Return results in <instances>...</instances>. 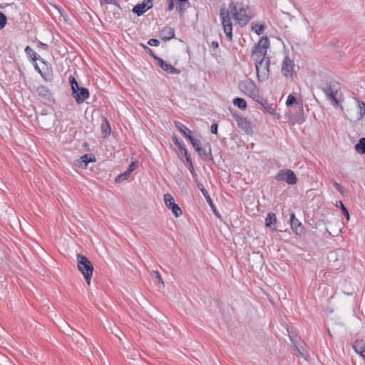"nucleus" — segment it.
Wrapping results in <instances>:
<instances>
[{
  "label": "nucleus",
  "mask_w": 365,
  "mask_h": 365,
  "mask_svg": "<svg viewBox=\"0 0 365 365\" xmlns=\"http://www.w3.org/2000/svg\"><path fill=\"white\" fill-rule=\"evenodd\" d=\"M269 46V41L267 36L262 37L255 46L252 51V58L255 63L267 61L266 55L267 48Z\"/></svg>",
  "instance_id": "nucleus-2"
},
{
  "label": "nucleus",
  "mask_w": 365,
  "mask_h": 365,
  "mask_svg": "<svg viewBox=\"0 0 365 365\" xmlns=\"http://www.w3.org/2000/svg\"><path fill=\"white\" fill-rule=\"evenodd\" d=\"M173 141L175 145H177L180 150L184 149L185 145L183 143H181L179 139L176 136L173 137Z\"/></svg>",
  "instance_id": "nucleus-41"
},
{
  "label": "nucleus",
  "mask_w": 365,
  "mask_h": 365,
  "mask_svg": "<svg viewBox=\"0 0 365 365\" xmlns=\"http://www.w3.org/2000/svg\"><path fill=\"white\" fill-rule=\"evenodd\" d=\"M7 18L6 15L0 12V29H2L6 24Z\"/></svg>",
  "instance_id": "nucleus-39"
},
{
  "label": "nucleus",
  "mask_w": 365,
  "mask_h": 365,
  "mask_svg": "<svg viewBox=\"0 0 365 365\" xmlns=\"http://www.w3.org/2000/svg\"><path fill=\"white\" fill-rule=\"evenodd\" d=\"M269 64L270 60L268 57L266 61L255 63L257 78L259 82H264L268 79L269 76Z\"/></svg>",
  "instance_id": "nucleus-6"
},
{
  "label": "nucleus",
  "mask_w": 365,
  "mask_h": 365,
  "mask_svg": "<svg viewBox=\"0 0 365 365\" xmlns=\"http://www.w3.org/2000/svg\"><path fill=\"white\" fill-rule=\"evenodd\" d=\"M217 128H218V125L217 123H214L211 125L210 127V131L213 134H217Z\"/></svg>",
  "instance_id": "nucleus-52"
},
{
  "label": "nucleus",
  "mask_w": 365,
  "mask_h": 365,
  "mask_svg": "<svg viewBox=\"0 0 365 365\" xmlns=\"http://www.w3.org/2000/svg\"><path fill=\"white\" fill-rule=\"evenodd\" d=\"M138 168V161L132 162L130 164L129 168H128V173H131L135 170H136Z\"/></svg>",
  "instance_id": "nucleus-42"
},
{
  "label": "nucleus",
  "mask_w": 365,
  "mask_h": 365,
  "mask_svg": "<svg viewBox=\"0 0 365 365\" xmlns=\"http://www.w3.org/2000/svg\"><path fill=\"white\" fill-rule=\"evenodd\" d=\"M84 145H85V147H87L88 143H84Z\"/></svg>",
  "instance_id": "nucleus-59"
},
{
  "label": "nucleus",
  "mask_w": 365,
  "mask_h": 365,
  "mask_svg": "<svg viewBox=\"0 0 365 365\" xmlns=\"http://www.w3.org/2000/svg\"><path fill=\"white\" fill-rule=\"evenodd\" d=\"M41 76L46 81L50 82L52 81V76L49 73L46 74V73H42Z\"/></svg>",
  "instance_id": "nucleus-51"
},
{
  "label": "nucleus",
  "mask_w": 365,
  "mask_h": 365,
  "mask_svg": "<svg viewBox=\"0 0 365 365\" xmlns=\"http://www.w3.org/2000/svg\"><path fill=\"white\" fill-rule=\"evenodd\" d=\"M237 4L234 1H231L229 4V10H227L229 11V14H232V16L235 17V14H237L238 11Z\"/></svg>",
  "instance_id": "nucleus-33"
},
{
  "label": "nucleus",
  "mask_w": 365,
  "mask_h": 365,
  "mask_svg": "<svg viewBox=\"0 0 365 365\" xmlns=\"http://www.w3.org/2000/svg\"><path fill=\"white\" fill-rule=\"evenodd\" d=\"M206 201L208 203V205H210V207L212 208L213 212L215 213V215L218 217H220V213L217 212L211 197H207L206 199Z\"/></svg>",
  "instance_id": "nucleus-36"
},
{
  "label": "nucleus",
  "mask_w": 365,
  "mask_h": 365,
  "mask_svg": "<svg viewBox=\"0 0 365 365\" xmlns=\"http://www.w3.org/2000/svg\"><path fill=\"white\" fill-rule=\"evenodd\" d=\"M81 160L86 168L88 163L95 162V157L92 154H85L81 157Z\"/></svg>",
  "instance_id": "nucleus-31"
},
{
  "label": "nucleus",
  "mask_w": 365,
  "mask_h": 365,
  "mask_svg": "<svg viewBox=\"0 0 365 365\" xmlns=\"http://www.w3.org/2000/svg\"><path fill=\"white\" fill-rule=\"evenodd\" d=\"M188 166H187V169L190 170V172L191 173L193 177H195L197 175L195 172V169H194V166H193V164H192V162L190 161V162H188Z\"/></svg>",
  "instance_id": "nucleus-47"
},
{
  "label": "nucleus",
  "mask_w": 365,
  "mask_h": 365,
  "mask_svg": "<svg viewBox=\"0 0 365 365\" xmlns=\"http://www.w3.org/2000/svg\"><path fill=\"white\" fill-rule=\"evenodd\" d=\"M355 150L361 154H365V138L359 139V142L355 145Z\"/></svg>",
  "instance_id": "nucleus-29"
},
{
  "label": "nucleus",
  "mask_w": 365,
  "mask_h": 365,
  "mask_svg": "<svg viewBox=\"0 0 365 365\" xmlns=\"http://www.w3.org/2000/svg\"><path fill=\"white\" fill-rule=\"evenodd\" d=\"M292 341V343L296 349V351H297V355L304 358L306 360H308V355L304 353V349L301 343H299L298 341Z\"/></svg>",
  "instance_id": "nucleus-25"
},
{
  "label": "nucleus",
  "mask_w": 365,
  "mask_h": 365,
  "mask_svg": "<svg viewBox=\"0 0 365 365\" xmlns=\"http://www.w3.org/2000/svg\"><path fill=\"white\" fill-rule=\"evenodd\" d=\"M168 11H170L174 9V2L173 0H168Z\"/></svg>",
  "instance_id": "nucleus-55"
},
{
  "label": "nucleus",
  "mask_w": 365,
  "mask_h": 365,
  "mask_svg": "<svg viewBox=\"0 0 365 365\" xmlns=\"http://www.w3.org/2000/svg\"><path fill=\"white\" fill-rule=\"evenodd\" d=\"M237 125L246 133H250L252 131V126L250 122L248 120L247 118L242 117L237 122Z\"/></svg>",
  "instance_id": "nucleus-22"
},
{
  "label": "nucleus",
  "mask_w": 365,
  "mask_h": 365,
  "mask_svg": "<svg viewBox=\"0 0 365 365\" xmlns=\"http://www.w3.org/2000/svg\"><path fill=\"white\" fill-rule=\"evenodd\" d=\"M153 274L155 276V277L158 279V282L162 284L163 287L165 286L163 278L160 276V274L158 271H153Z\"/></svg>",
  "instance_id": "nucleus-43"
},
{
  "label": "nucleus",
  "mask_w": 365,
  "mask_h": 365,
  "mask_svg": "<svg viewBox=\"0 0 365 365\" xmlns=\"http://www.w3.org/2000/svg\"><path fill=\"white\" fill-rule=\"evenodd\" d=\"M276 222H277V217L276 215L273 212H269L267 214L265 218V226L272 231H276Z\"/></svg>",
  "instance_id": "nucleus-17"
},
{
  "label": "nucleus",
  "mask_w": 365,
  "mask_h": 365,
  "mask_svg": "<svg viewBox=\"0 0 365 365\" xmlns=\"http://www.w3.org/2000/svg\"><path fill=\"white\" fill-rule=\"evenodd\" d=\"M25 52L26 55L31 58V61H36V60H39L47 66L46 61L43 58L38 56L37 53L30 46H27L25 48Z\"/></svg>",
  "instance_id": "nucleus-23"
},
{
  "label": "nucleus",
  "mask_w": 365,
  "mask_h": 365,
  "mask_svg": "<svg viewBox=\"0 0 365 365\" xmlns=\"http://www.w3.org/2000/svg\"><path fill=\"white\" fill-rule=\"evenodd\" d=\"M104 3L108 4H113L117 6H119L118 2L117 0H103Z\"/></svg>",
  "instance_id": "nucleus-54"
},
{
  "label": "nucleus",
  "mask_w": 365,
  "mask_h": 365,
  "mask_svg": "<svg viewBox=\"0 0 365 365\" xmlns=\"http://www.w3.org/2000/svg\"><path fill=\"white\" fill-rule=\"evenodd\" d=\"M37 46L38 48H43V49H44L46 51H47L48 49V46L46 43H42L41 41L38 42Z\"/></svg>",
  "instance_id": "nucleus-53"
},
{
  "label": "nucleus",
  "mask_w": 365,
  "mask_h": 365,
  "mask_svg": "<svg viewBox=\"0 0 365 365\" xmlns=\"http://www.w3.org/2000/svg\"><path fill=\"white\" fill-rule=\"evenodd\" d=\"M132 11L137 16H140L147 11L145 4L143 3L138 4L133 6Z\"/></svg>",
  "instance_id": "nucleus-26"
},
{
  "label": "nucleus",
  "mask_w": 365,
  "mask_h": 365,
  "mask_svg": "<svg viewBox=\"0 0 365 365\" xmlns=\"http://www.w3.org/2000/svg\"><path fill=\"white\" fill-rule=\"evenodd\" d=\"M336 83H328L324 87L322 88L323 92L327 96V98L331 100L335 103L338 104L339 101L337 100L336 95L337 93Z\"/></svg>",
  "instance_id": "nucleus-10"
},
{
  "label": "nucleus",
  "mask_w": 365,
  "mask_h": 365,
  "mask_svg": "<svg viewBox=\"0 0 365 365\" xmlns=\"http://www.w3.org/2000/svg\"><path fill=\"white\" fill-rule=\"evenodd\" d=\"M181 150H182L184 153V155L185 157L186 161L187 163L192 161L190 155L188 153L187 150L185 148V147L184 148V149H182Z\"/></svg>",
  "instance_id": "nucleus-49"
},
{
  "label": "nucleus",
  "mask_w": 365,
  "mask_h": 365,
  "mask_svg": "<svg viewBox=\"0 0 365 365\" xmlns=\"http://www.w3.org/2000/svg\"><path fill=\"white\" fill-rule=\"evenodd\" d=\"M220 16L223 26V30L226 34L227 38L232 41V24L230 16H229V11H227L225 6L220 9Z\"/></svg>",
  "instance_id": "nucleus-5"
},
{
  "label": "nucleus",
  "mask_w": 365,
  "mask_h": 365,
  "mask_svg": "<svg viewBox=\"0 0 365 365\" xmlns=\"http://www.w3.org/2000/svg\"><path fill=\"white\" fill-rule=\"evenodd\" d=\"M207 147H208V149H207L205 147H200V151H196V152L198 153V155L200 156V158L202 160H212L213 157H212V154L211 147L209 144L207 145Z\"/></svg>",
  "instance_id": "nucleus-19"
},
{
  "label": "nucleus",
  "mask_w": 365,
  "mask_h": 365,
  "mask_svg": "<svg viewBox=\"0 0 365 365\" xmlns=\"http://www.w3.org/2000/svg\"><path fill=\"white\" fill-rule=\"evenodd\" d=\"M294 61L288 56H286L283 61L282 72L285 77H292L294 72Z\"/></svg>",
  "instance_id": "nucleus-13"
},
{
  "label": "nucleus",
  "mask_w": 365,
  "mask_h": 365,
  "mask_svg": "<svg viewBox=\"0 0 365 365\" xmlns=\"http://www.w3.org/2000/svg\"><path fill=\"white\" fill-rule=\"evenodd\" d=\"M58 9L59 12L61 13V15L64 18V19H65L66 21H67V19H66V16H65L63 15V11H62L60 9Z\"/></svg>",
  "instance_id": "nucleus-58"
},
{
  "label": "nucleus",
  "mask_w": 365,
  "mask_h": 365,
  "mask_svg": "<svg viewBox=\"0 0 365 365\" xmlns=\"http://www.w3.org/2000/svg\"><path fill=\"white\" fill-rule=\"evenodd\" d=\"M277 181H285L289 185H295L297 179L294 173L289 169L280 170L275 175Z\"/></svg>",
  "instance_id": "nucleus-7"
},
{
  "label": "nucleus",
  "mask_w": 365,
  "mask_h": 365,
  "mask_svg": "<svg viewBox=\"0 0 365 365\" xmlns=\"http://www.w3.org/2000/svg\"><path fill=\"white\" fill-rule=\"evenodd\" d=\"M148 44L151 46H158L160 44V41L156 38H151L148 41Z\"/></svg>",
  "instance_id": "nucleus-45"
},
{
  "label": "nucleus",
  "mask_w": 365,
  "mask_h": 365,
  "mask_svg": "<svg viewBox=\"0 0 365 365\" xmlns=\"http://www.w3.org/2000/svg\"><path fill=\"white\" fill-rule=\"evenodd\" d=\"M38 95L42 98L45 105H51L55 102L51 91L43 85H40L36 88Z\"/></svg>",
  "instance_id": "nucleus-8"
},
{
  "label": "nucleus",
  "mask_w": 365,
  "mask_h": 365,
  "mask_svg": "<svg viewBox=\"0 0 365 365\" xmlns=\"http://www.w3.org/2000/svg\"><path fill=\"white\" fill-rule=\"evenodd\" d=\"M153 0H147L144 1L143 4H145V9L148 11V9L153 7Z\"/></svg>",
  "instance_id": "nucleus-50"
},
{
  "label": "nucleus",
  "mask_w": 365,
  "mask_h": 365,
  "mask_svg": "<svg viewBox=\"0 0 365 365\" xmlns=\"http://www.w3.org/2000/svg\"><path fill=\"white\" fill-rule=\"evenodd\" d=\"M130 174H131L130 173H128V170H127L123 173L118 175L115 179V181L118 182H120L121 181H124L130 177Z\"/></svg>",
  "instance_id": "nucleus-35"
},
{
  "label": "nucleus",
  "mask_w": 365,
  "mask_h": 365,
  "mask_svg": "<svg viewBox=\"0 0 365 365\" xmlns=\"http://www.w3.org/2000/svg\"><path fill=\"white\" fill-rule=\"evenodd\" d=\"M354 99L356 101L359 109V112L355 117V120L357 121L361 120L365 115V103L357 98H354Z\"/></svg>",
  "instance_id": "nucleus-20"
},
{
  "label": "nucleus",
  "mask_w": 365,
  "mask_h": 365,
  "mask_svg": "<svg viewBox=\"0 0 365 365\" xmlns=\"http://www.w3.org/2000/svg\"><path fill=\"white\" fill-rule=\"evenodd\" d=\"M340 205V207L341 209L343 215L346 217V220H349V213L346 207L344 205L343 202L341 201L339 202Z\"/></svg>",
  "instance_id": "nucleus-40"
},
{
  "label": "nucleus",
  "mask_w": 365,
  "mask_h": 365,
  "mask_svg": "<svg viewBox=\"0 0 365 365\" xmlns=\"http://www.w3.org/2000/svg\"><path fill=\"white\" fill-rule=\"evenodd\" d=\"M247 6H242L235 14L234 19L242 26L246 25L252 19V16L247 14Z\"/></svg>",
  "instance_id": "nucleus-11"
},
{
  "label": "nucleus",
  "mask_w": 365,
  "mask_h": 365,
  "mask_svg": "<svg viewBox=\"0 0 365 365\" xmlns=\"http://www.w3.org/2000/svg\"><path fill=\"white\" fill-rule=\"evenodd\" d=\"M353 347L355 351L365 360V343L362 341H356Z\"/></svg>",
  "instance_id": "nucleus-24"
},
{
  "label": "nucleus",
  "mask_w": 365,
  "mask_h": 365,
  "mask_svg": "<svg viewBox=\"0 0 365 365\" xmlns=\"http://www.w3.org/2000/svg\"><path fill=\"white\" fill-rule=\"evenodd\" d=\"M294 104H295L294 109L297 111V113L293 114L291 116V119L294 121V123H302L304 121L302 101H299L296 99L295 96L292 94H289L287 97L286 105L290 107Z\"/></svg>",
  "instance_id": "nucleus-4"
},
{
  "label": "nucleus",
  "mask_w": 365,
  "mask_h": 365,
  "mask_svg": "<svg viewBox=\"0 0 365 365\" xmlns=\"http://www.w3.org/2000/svg\"><path fill=\"white\" fill-rule=\"evenodd\" d=\"M34 68L40 75L43 73L36 63L34 64Z\"/></svg>",
  "instance_id": "nucleus-56"
},
{
  "label": "nucleus",
  "mask_w": 365,
  "mask_h": 365,
  "mask_svg": "<svg viewBox=\"0 0 365 365\" xmlns=\"http://www.w3.org/2000/svg\"><path fill=\"white\" fill-rule=\"evenodd\" d=\"M175 125L178 130L187 138L190 139L192 135L191 130L187 128L184 124L179 121H175Z\"/></svg>",
  "instance_id": "nucleus-21"
},
{
  "label": "nucleus",
  "mask_w": 365,
  "mask_h": 365,
  "mask_svg": "<svg viewBox=\"0 0 365 365\" xmlns=\"http://www.w3.org/2000/svg\"><path fill=\"white\" fill-rule=\"evenodd\" d=\"M155 61L158 63V64L160 66V68L170 74H179L180 71L179 69L175 68L171 64L168 63L166 61L160 58V57H155Z\"/></svg>",
  "instance_id": "nucleus-16"
},
{
  "label": "nucleus",
  "mask_w": 365,
  "mask_h": 365,
  "mask_svg": "<svg viewBox=\"0 0 365 365\" xmlns=\"http://www.w3.org/2000/svg\"><path fill=\"white\" fill-rule=\"evenodd\" d=\"M290 224L292 229L297 235L301 236L304 234V227L294 213L290 215Z\"/></svg>",
  "instance_id": "nucleus-15"
},
{
  "label": "nucleus",
  "mask_w": 365,
  "mask_h": 365,
  "mask_svg": "<svg viewBox=\"0 0 365 365\" xmlns=\"http://www.w3.org/2000/svg\"><path fill=\"white\" fill-rule=\"evenodd\" d=\"M211 46H212V48H218L219 44H218V43L217 41H212L211 43Z\"/></svg>",
  "instance_id": "nucleus-57"
},
{
  "label": "nucleus",
  "mask_w": 365,
  "mask_h": 365,
  "mask_svg": "<svg viewBox=\"0 0 365 365\" xmlns=\"http://www.w3.org/2000/svg\"><path fill=\"white\" fill-rule=\"evenodd\" d=\"M189 140L192 143L193 148H195V151H200V148L201 147V142L199 140L195 138L193 136H192Z\"/></svg>",
  "instance_id": "nucleus-34"
},
{
  "label": "nucleus",
  "mask_w": 365,
  "mask_h": 365,
  "mask_svg": "<svg viewBox=\"0 0 365 365\" xmlns=\"http://www.w3.org/2000/svg\"><path fill=\"white\" fill-rule=\"evenodd\" d=\"M255 101L259 103L264 109L271 114L273 116H276L277 119L280 118V115L276 112L274 107L273 106V104H270L268 103V101L264 99L261 95L260 98H257Z\"/></svg>",
  "instance_id": "nucleus-14"
},
{
  "label": "nucleus",
  "mask_w": 365,
  "mask_h": 365,
  "mask_svg": "<svg viewBox=\"0 0 365 365\" xmlns=\"http://www.w3.org/2000/svg\"><path fill=\"white\" fill-rule=\"evenodd\" d=\"M334 185L335 188H336V190H338L341 194H344V189L343 186H342L341 184H339V183H338V182H334Z\"/></svg>",
  "instance_id": "nucleus-48"
},
{
  "label": "nucleus",
  "mask_w": 365,
  "mask_h": 365,
  "mask_svg": "<svg viewBox=\"0 0 365 365\" xmlns=\"http://www.w3.org/2000/svg\"><path fill=\"white\" fill-rule=\"evenodd\" d=\"M160 36L164 41H170L175 36V30L171 27L166 26L161 31Z\"/></svg>",
  "instance_id": "nucleus-18"
},
{
  "label": "nucleus",
  "mask_w": 365,
  "mask_h": 365,
  "mask_svg": "<svg viewBox=\"0 0 365 365\" xmlns=\"http://www.w3.org/2000/svg\"><path fill=\"white\" fill-rule=\"evenodd\" d=\"M143 47L144 48V50L148 53H149L154 59H155V57H158L153 51V50L149 48L148 46H144L143 45Z\"/></svg>",
  "instance_id": "nucleus-46"
},
{
  "label": "nucleus",
  "mask_w": 365,
  "mask_h": 365,
  "mask_svg": "<svg viewBox=\"0 0 365 365\" xmlns=\"http://www.w3.org/2000/svg\"><path fill=\"white\" fill-rule=\"evenodd\" d=\"M265 29L264 24H259L257 22H253L252 24V30L254 31L257 35H260Z\"/></svg>",
  "instance_id": "nucleus-30"
},
{
  "label": "nucleus",
  "mask_w": 365,
  "mask_h": 365,
  "mask_svg": "<svg viewBox=\"0 0 365 365\" xmlns=\"http://www.w3.org/2000/svg\"><path fill=\"white\" fill-rule=\"evenodd\" d=\"M164 200L167 207L172 210L173 215L176 217H178L180 215H182V210L178 204L175 202V200L170 194H165L164 195Z\"/></svg>",
  "instance_id": "nucleus-9"
},
{
  "label": "nucleus",
  "mask_w": 365,
  "mask_h": 365,
  "mask_svg": "<svg viewBox=\"0 0 365 365\" xmlns=\"http://www.w3.org/2000/svg\"><path fill=\"white\" fill-rule=\"evenodd\" d=\"M68 81L71 86L72 93H76V89H78V87L80 86L76 78L73 76H70Z\"/></svg>",
  "instance_id": "nucleus-32"
},
{
  "label": "nucleus",
  "mask_w": 365,
  "mask_h": 365,
  "mask_svg": "<svg viewBox=\"0 0 365 365\" xmlns=\"http://www.w3.org/2000/svg\"><path fill=\"white\" fill-rule=\"evenodd\" d=\"M73 97L80 104L83 103L89 97V91L86 88L78 87V89H76V93H72Z\"/></svg>",
  "instance_id": "nucleus-12"
},
{
  "label": "nucleus",
  "mask_w": 365,
  "mask_h": 365,
  "mask_svg": "<svg viewBox=\"0 0 365 365\" xmlns=\"http://www.w3.org/2000/svg\"><path fill=\"white\" fill-rule=\"evenodd\" d=\"M185 3L178 2V4L176 6V10L180 15H182L186 10V8L185 7Z\"/></svg>",
  "instance_id": "nucleus-38"
},
{
  "label": "nucleus",
  "mask_w": 365,
  "mask_h": 365,
  "mask_svg": "<svg viewBox=\"0 0 365 365\" xmlns=\"http://www.w3.org/2000/svg\"><path fill=\"white\" fill-rule=\"evenodd\" d=\"M239 89L247 96L251 98L254 101L260 98L259 90L250 78H246L239 82Z\"/></svg>",
  "instance_id": "nucleus-3"
},
{
  "label": "nucleus",
  "mask_w": 365,
  "mask_h": 365,
  "mask_svg": "<svg viewBox=\"0 0 365 365\" xmlns=\"http://www.w3.org/2000/svg\"><path fill=\"white\" fill-rule=\"evenodd\" d=\"M197 185L205 199H207V197H210L208 192L205 190V188L204 187L203 185L201 182H197Z\"/></svg>",
  "instance_id": "nucleus-37"
},
{
  "label": "nucleus",
  "mask_w": 365,
  "mask_h": 365,
  "mask_svg": "<svg viewBox=\"0 0 365 365\" xmlns=\"http://www.w3.org/2000/svg\"><path fill=\"white\" fill-rule=\"evenodd\" d=\"M233 104L241 110H245L247 107L246 101L240 97L234 98Z\"/></svg>",
  "instance_id": "nucleus-27"
},
{
  "label": "nucleus",
  "mask_w": 365,
  "mask_h": 365,
  "mask_svg": "<svg viewBox=\"0 0 365 365\" xmlns=\"http://www.w3.org/2000/svg\"><path fill=\"white\" fill-rule=\"evenodd\" d=\"M102 135L103 138H106L110 133L111 129L107 119L104 118V123L101 125Z\"/></svg>",
  "instance_id": "nucleus-28"
},
{
  "label": "nucleus",
  "mask_w": 365,
  "mask_h": 365,
  "mask_svg": "<svg viewBox=\"0 0 365 365\" xmlns=\"http://www.w3.org/2000/svg\"><path fill=\"white\" fill-rule=\"evenodd\" d=\"M230 111L237 122L240 120V118L242 117L237 111L235 110L230 109Z\"/></svg>",
  "instance_id": "nucleus-44"
},
{
  "label": "nucleus",
  "mask_w": 365,
  "mask_h": 365,
  "mask_svg": "<svg viewBox=\"0 0 365 365\" xmlns=\"http://www.w3.org/2000/svg\"><path fill=\"white\" fill-rule=\"evenodd\" d=\"M84 145H85V147H87L88 143H84Z\"/></svg>",
  "instance_id": "nucleus-60"
},
{
  "label": "nucleus",
  "mask_w": 365,
  "mask_h": 365,
  "mask_svg": "<svg viewBox=\"0 0 365 365\" xmlns=\"http://www.w3.org/2000/svg\"><path fill=\"white\" fill-rule=\"evenodd\" d=\"M76 260L78 270L83 275L86 283L90 284L93 272V264L88 257L79 253L76 255Z\"/></svg>",
  "instance_id": "nucleus-1"
}]
</instances>
